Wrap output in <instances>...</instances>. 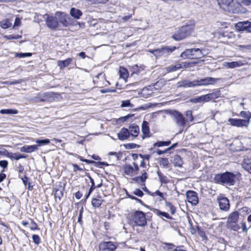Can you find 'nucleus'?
<instances>
[{"label":"nucleus","instance_id":"nucleus-6","mask_svg":"<svg viewBox=\"0 0 251 251\" xmlns=\"http://www.w3.org/2000/svg\"><path fill=\"white\" fill-rule=\"evenodd\" d=\"M117 247V243L112 241H102L99 246L100 251H115Z\"/></svg>","mask_w":251,"mask_h":251},{"label":"nucleus","instance_id":"nucleus-35","mask_svg":"<svg viewBox=\"0 0 251 251\" xmlns=\"http://www.w3.org/2000/svg\"><path fill=\"white\" fill-rule=\"evenodd\" d=\"M242 65L243 63L241 61H235L231 62H226L225 66L229 68H234L236 67L241 66Z\"/></svg>","mask_w":251,"mask_h":251},{"label":"nucleus","instance_id":"nucleus-59","mask_svg":"<svg viewBox=\"0 0 251 251\" xmlns=\"http://www.w3.org/2000/svg\"><path fill=\"white\" fill-rule=\"evenodd\" d=\"M153 146L154 147H160L164 146V141H158L153 144Z\"/></svg>","mask_w":251,"mask_h":251},{"label":"nucleus","instance_id":"nucleus-26","mask_svg":"<svg viewBox=\"0 0 251 251\" xmlns=\"http://www.w3.org/2000/svg\"><path fill=\"white\" fill-rule=\"evenodd\" d=\"M70 15L72 17L76 19H79L80 17L82 15V13L78 9L72 8L70 10Z\"/></svg>","mask_w":251,"mask_h":251},{"label":"nucleus","instance_id":"nucleus-54","mask_svg":"<svg viewBox=\"0 0 251 251\" xmlns=\"http://www.w3.org/2000/svg\"><path fill=\"white\" fill-rule=\"evenodd\" d=\"M137 146V145L134 143H128L125 145L126 148L128 150L135 149Z\"/></svg>","mask_w":251,"mask_h":251},{"label":"nucleus","instance_id":"nucleus-4","mask_svg":"<svg viewBox=\"0 0 251 251\" xmlns=\"http://www.w3.org/2000/svg\"><path fill=\"white\" fill-rule=\"evenodd\" d=\"M134 226L144 227L147 224V218L145 214L141 211H136L132 216L131 220Z\"/></svg>","mask_w":251,"mask_h":251},{"label":"nucleus","instance_id":"nucleus-28","mask_svg":"<svg viewBox=\"0 0 251 251\" xmlns=\"http://www.w3.org/2000/svg\"><path fill=\"white\" fill-rule=\"evenodd\" d=\"M191 101L195 103L206 102L209 101L207 95H204L200 97L193 99Z\"/></svg>","mask_w":251,"mask_h":251},{"label":"nucleus","instance_id":"nucleus-5","mask_svg":"<svg viewBox=\"0 0 251 251\" xmlns=\"http://www.w3.org/2000/svg\"><path fill=\"white\" fill-rule=\"evenodd\" d=\"M247 9L243 8L241 4L237 0H232V2L228 6L226 12L233 14L245 13L247 12Z\"/></svg>","mask_w":251,"mask_h":251},{"label":"nucleus","instance_id":"nucleus-36","mask_svg":"<svg viewBox=\"0 0 251 251\" xmlns=\"http://www.w3.org/2000/svg\"><path fill=\"white\" fill-rule=\"evenodd\" d=\"M207 95L209 99V101H210L211 100H214L220 97L221 93L220 91H217L212 93L207 94Z\"/></svg>","mask_w":251,"mask_h":251},{"label":"nucleus","instance_id":"nucleus-41","mask_svg":"<svg viewBox=\"0 0 251 251\" xmlns=\"http://www.w3.org/2000/svg\"><path fill=\"white\" fill-rule=\"evenodd\" d=\"M11 25L9 20L7 19L4 20L1 22V26L4 29L9 28L11 26Z\"/></svg>","mask_w":251,"mask_h":251},{"label":"nucleus","instance_id":"nucleus-22","mask_svg":"<svg viewBox=\"0 0 251 251\" xmlns=\"http://www.w3.org/2000/svg\"><path fill=\"white\" fill-rule=\"evenodd\" d=\"M152 89V87L150 86L144 88L140 92L141 96L146 99L149 98L153 93Z\"/></svg>","mask_w":251,"mask_h":251},{"label":"nucleus","instance_id":"nucleus-24","mask_svg":"<svg viewBox=\"0 0 251 251\" xmlns=\"http://www.w3.org/2000/svg\"><path fill=\"white\" fill-rule=\"evenodd\" d=\"M38 149V146L36 145H26L23 146L21 148V151L27 153H31L36 151Z\"/></svg>","mask_w":251,"mask_h":251},{"label":"nucleus","instance_id":"nucleus-51","mask_svg":"<svg viewBox=\"0 0 251 251\" xmlns=\"http://www.w3.org/2000/svg\"><path fill=\"white\" fill-rule=\"evenodd\" d=\"M148 177L147 174L145 172L140 177H137V180H140L141 182H144Z\"/></svg>","mask_w":251,"mask_h":251},{"label":"nucleus","instance_id":"nucleus-34","mask_svg":"<svg viewBox=\"0 0 251 251\" xmlns=\"http://www.w3.org/2000/svg\"><path fill=\"white\" fill-rule=\"evenodd\" d=\"M173 163L176 167H181L183 164V161L179 155H176L174 159Z\"/></svg>","mask_w":251,"mask_h":251},{"label":"nucleus","instance_id":"nucleus-18","mask_svg":"<svg viewBox=\"0 0 251 251\" xmlns=\"http://www.w3.org/2000/svg\"><path fill=\"white\" fill-rule=\"evenodd\" d=\"M118 139L121 141H125L130 138L129 131L128 129L123 127L120 132L117 133Z\"/></svg>","mask_w":251,"mask_h":251},{"label":"nucleus","instance_id":"nucleus-19","mask_svg":"<svg viewBox=\"0 0 251 251\" xmlns=\"http://www.w3.org/2000/svg\"><path fill=\"white\" fill-rule=\"evenodd\" d=\"M129 131L130 137L131 136L133 138H135L138 136L140 132V128L139 126L135 124H131L129 128L128 129Z\"/></svg>","mask_w":251,"mask_h":251},{"label":"nucleus","instance_id":"nucleus-64","mask_svg":"<svg viewBox=\"0 0 251 251\" xmlns=\"http://www.w3.org/2000/svg\"><path fill=\"white\" fill-rule=\"evenodd\" d=\"M174 251H187L185 250L182 249V247H177Z\"/></svg>","mask_w":251,"mask_h":251},{"label":"nucleus","instance_id":"nucleus-20","mask_svg":"<svg viewBox=\"0 0 251 251\" xmlns=\"http://www.w3.org/2000/svg\"><path fill=\"white\" fill-rule=\"evenodd\" d=\"M239 213L237 211L230 213L227 219V225H230L232 224H236L239 219Z\"/></svg>","mask_w":251,"mask_h":251},{"label":"nucleus","instance_id":"nucleus-11","mask_svg":"<svg viewBox=\"0 0 251 251\" xmlns=\"http://www.w3.org/2000/svg\"><path fill=\"white\" fill-rule=\"evenodd\" d=\"M218 80V78L212 77H206L200 80H195L196 87L199 86L212 85L216 83Z\"/></svg>","mask_w":251,"mask_h":251},{"label":"nucleus","instance_id":"nucleus-25","mask_svg":"<svg viewBox=\"0 0 251 251\" xmlns=\"http://www.w3.org/2000/svg\"><path fill=\"white\" fill-rule=\"evenodd\" d=\"M217 1L219 7L226 12L230 2H232V0H217Z\"/></svg>","mask_w":251,"mask_h":251},{"label":"nucleus","instance_id":"nucleus-16","mask_svg":"<svg viewBox=\"0 0 251 251\" xmlns=\"http://www.w3.org/2000/svg\"><path fill=\"white\" fill-rule=\"evenodd\" d=\"M141 130L142 132V139H144L151 136L149 124L146 121H144L142 124Z\"/></svg>","mask_w":251,"mask_h":251},{"label":"nucleus","instance_id":"nucleus-1","mask_svg":"<svg viewBox=\"0 0 251 251\" xmlns=\"http://www.w3.org/2000/svg\"><path fill=\"white\" fill-rule=\"evenodd\" d=\"M235 179L236 176L229 172L216 174L214 177V180L217 183L229 186L235 184Z\"/></svg>","mask_w":251,"mask_h":251},{"label":"nucleus","instance_id":"nucleus-33","mask_svg":"<svg viewBox=\"0 0 251 251\" xmlns=\"http://www.w3.org/2000/svg\"><path fill=\"white\" fill-rule=\"evenodd\" d=\"M18 113L17 109H4L0 110V113L1 114L14 115Z\"/></svg>","mask_w":251,"mask_h":251},{"label":"nucleus","instance_id":"nucleus-56","mask_svg":"<svg viewBox=\"0 0 251 251\" xmlns=\"http://www.w3.org/2000/svg\"><path fill=\"white\" fill-rule=\"evenodd\" d=\"M240 3L245 6H250L251 5V0H242Z\"/></svg>","mask_w":251,"mask_h":251},{"label":"nucleus","instance_id":"nucleus-17","mask_svg":"<svg viewBox=\"0 0 251 251\" xmlns=\"http://www.w3.org/2000/svg\"><path fill=\"white\" fill-rule=\"evenodd\" d=\"M7 152V156L12 160H18L21 158H25V156L19 153L8 152L7 151L3 149L2 151H0V154H5Z\"/></svg>","mask_w":251,"mask_h":251},{"label":"nucleus","instance_id":"nucleus-15","mask_svg":"<svg viewBox=\"0 0 251 251\" xmlns=\"http://www.w3.org/2000/svg\"><path fill=\"white\" fill-rule=\"evenodd\" d=\"M174 116L177 126L181 128H183L186 124V120L182 114L179 112L176 111L174 114Z\"/></svg>","mask_w":251,"mask_h":251},{"label":"nucleus","instance_id":"nucleus-37","mask_svg":"<svg viewBox=\"0 0 251 251\" xmlns=\"http://www.w3.org/2000/svg\"><path fill=\"white\" fill-rule=\"evenodd\" d=\"M144 190L146 192H147L150 195H151L152 197H154L155 195H157L159 197L160 199L159 201H161L163 200H164V196L162 193L160 192L159 190H156L154 193H151L149 192L147 188H146Z\"/></svg>","mask_w":251,"mask_h":251},{"label":"nucleus","instance_id":"nucleus-47","mask_svg":"<svg viewBox=\"0 0 251 251\" xmlns=\"http://www.w3.org/2000/svg\"><path fill=\"white\" fill-rule=\"evenodd\" d=\"M32 55L31 53L27 52V53H16L15 54V56L19 58H25L26 57L31 56Z\"/></svg>","mask_w":251,"mask_h":251},{"label":"nucleus","instance_id":"nucleus-14","mask_svg":"<svg viewBox=\"0 0 251 251\" xmlns=\"http://www.w3.org/2000/svg\"><path fill=\"white\" fill-rule=\"evenodd\" d=\"M186 197L188 202L192 205H196L198 203V197L196 192L188 191L186 192Z\"/></svg>","mask_w":251,"mask_h":251},{"label":"nucleus","instance_id":"nucleus-21","mask_svg":"<svg viewBox=\"0 0 251 251\" xmlns=\"http://www.w3.org/2000/svg\"><path fill=\"white\" fill-rule=\"evenodd\" d=\"M195 80L190 81L188 80H184L179 81L177 83V87H196Z\"/></svg>","mask_w":251,"mask_h":251},{"label":"nucleus","instance_id":"nucleus-48","mask_svg":"<svg viewBox=\"0 0 251 251\" xmlns=\"http://www.w3.org/2000/svg\"><path fill=\"white\" fill-rule=\"evenodd\" d=\"M238 48L240 50L244 51L245 50H251V44L247 45H239Z\"/></svg>","mask_w":251,"mask_h":251},{"label":"nucleus","instance_id":"nucleus-50","mask_svg":"<svg viewBox=\"0 0 251 251\" xmlns=\"http://www.w3.org/2000/svg\"><path fill=\"white\" fill-rule=\"evenodd\" d=\"M22 38L21 35H9L8 36H5V38L7 39V40H13V39H20Z\"/></svg>","mask_w":251,"mask_h":251},{"label":"nucleus","instance_id":"nucleus-27","mask_svg":"<svg viewBox=\"0 0 251 251\" xmlns=\"http://www.w3.org/2000/svg\"><path fill=\"white\" fill-rule=\"evenodd\" d=\"M243 168L251 174V159L244 158L242 164Z\"/></svg>","mask_w":251,"mask_h":251},{"label":"nucleus","instance_id":"nucleus-42","mask_svg":"<svg viewBox=\"0 0 251 251\" xmlns=\"http://www.w3.org/2000/svg\"><path fill=\"white\" fill-rule=\"evenodd\" d=\"M169 163L168 159L166 158H161L159 161V165L164 168L168 167Z\"/></svg>","mask_w":251,"mask_h":251},{"label":"nucleus","instance_id":"nucleus-3","mask_svg":"<svg viewBox=\"0 0 251 251\" xmlns=\"http://www.w3.org/2000/svg\"><path fill=\"white\" fill-rule=\"evenodd\" d=\"M205 55V50L199 48L186 49L181 54L180 56L185 59L201 58Z\"/></svg>","mask_w":251,"mask_h":251},{"label":"nucleus","instance_id":"nucleus-60","mask_svg":"<svg viewBox=\"0 0 251 251\" xmlns=\"http://www.w3.org/2000/svg\"><path fill=\"white\" fill-rule=\"evenodd\" d=\"M82 213H83V208L82 207L81 209L79 211V216L78 218V222L79 223H81L82 222Z\"/></svg>","mask_w":251,"mask_h":251},{"label":"nucleus","instance_id":"nucleus-57","mask_svg":"<svg viewBox=\"0 0 251 251\" xmlns=\"http://www.w3.org/2000/svg\"><path fill=\"white\" fill-rule=\"evenodd\" d=\"M8 165V162L6 160H0V166L6 168Z\"/></svg>","mask_w":251,"mask_h":251},{"label":"nucleus","instance_id":"nucleus-13","mask_svg":"<svg viewBox=\"0 0 251 251\" xmlns=\"http://www.w3.org/2000/svg\"><path fill=\"white\" fill-rule=\"evenodd\" d=\"M220 209L224 211H227L230 207L229 201L227 198L224 197H219L217 199Z\"/></svg>","mask_w":251,"mask_h":251},{"label":"nucleus","instance_id":"nucleus-52","mask_svg":"<svg viewBox=\"0 0 251 251\" xmlns=\"http://www.w3.org/2000/svg\"><path fill=\"white\" fill-rule=\"evenodd\" d=\"M37 226V224L33 220H31L30 229L32 230H37L38 229Z\"/></svg>","mask_w":251,"mask_h":251},{"label":"nucleus","instance_id":"nucleus-31","mask_svg":"<svg viewBox=\"0 0 251 251\" xmlns=\"http://www.w3.org/2000/svg\"><path fill=\"white\" fill-rule=\"evenodd\" d=\"M103 200L100 197L93 198L92 201V204L95 208L99 207L102 204Z\"/></svg>","mask_w":251,"mask_h":251},{"label":"nucleus","instance_id":"nucleus-63","mask_svg":"<svg viewBox=\"0 0 251 251\" xmlns=\"http://www.w3.org/2000/svg\"><path fill=\"white\" fill-rule=\"evenodd\" d=\"M241 227L243 232H247L248 230V228L246 226V224L245 222L241 223Z\"/></svg>","mask_w":251,"mask_h":251},{"label":"nucleus","instance_id":"nucleus-61","mask_svg":"<svg viewBox=\"0 0 251 251\" xmlns=\"http://www.w3.org/2000/svg\"><path fill=\"white\" fill-rule=\"evenodd\" d=\"M231 228L234 230L236 231L239 229V226L236 224H230V225H228Z\"/></svg>","mask_w":251,"mask_h":251},{"label":"nucleus","instance_id":"nucleus-40","mask_svg":"<svg viewBox=\"0 0 251 251\" xmlns=\"http://www.w3.org/2000/svg\"><path fill=\"white\" fill-rule=\"evenodd\" d=\"M155 212L157 215L159 216H163L169 219H171V217L170 216L169 214L166 212H162L158 209H155Z\"/></svg>","mask_w":251,"mask_h":251},{"label":"nucleus","instance_id":"nucleus-10","mask_svg":"<svg viewBox=\"0 0 251 251\" xmlns=\"http://www.w3.org/2000/svg\"><path fill=\"white\" fill-rule=\"evenodd\" d=\"M176 49V47L164 46L160 49H157L156 58L161 56L166 57L170 55L174 50Z\"/></svg>","mask_w":251,"mask_h":251},{"label":"nucleus","instance_id":"nucleus-44","mask_svg":"<svg viewBox=\"0 0 251 251\" xmlns=\"http://www.w3.org/2000/svg\"><path fill=\"white\" fill-rule=\"evenodd\" d=\"M166 206L169 208L172 214H174L176 212V207L170 202L166 201Z\"/></svg>","mask_w":251,"mask_h":251},{"label":"nucleus","instance_id":"nucleus-43","mask_svg":"<svg viewBox=\"0 0 251 251\" xmlns=\"http://www.w3.org/2000/svg\"><path fill=\"white\" fill-rule=\"evenodd\" d=\"M35 142L40 146L45 145L49 144L50 143V140L49 139H45L43 140L37 139L36 140Z\"/></svg>","mask_w":251,"mask_h":251},{"label":"nucleus","instance_id":"nucleus-58","mask_svg":"<svg viewBox=\"0 0 251 251\" xmlns=\"http://www.w3.org/2000/svg\"><path fill=\"white\" fill-rule=\"evenodd\" d=\"M139 156L143 159V160H149L150 159V158H151V155H150L149 154L143 155V154H140Z\"/></svg>","mask_w":251,"mask_h":251},{"label":"nucleus","instance_id":"nucleus-8","mask_svg":"<svg viewBox=\"0 0 251 251\" xmlns=\"http://www.w3.org/2000/svg\"><path fill=\"white\" fill-rule=\"evenodd\" d=\"M55 15L58 17V21L65 27H67L72 24V19L70 16L62 12H56Z\"/></svg>","mask_w":251,"mask_h":251},{"label":"nucleus","instance_id":"nucleus-9","mask_svg":"<svg viewBox=\"0 0 251 251\" xmlns=\"http://www.w3.org/2000/svg\"><path fill=\"white\" fill-rule=\"evenodd\" d=\"M228 122L230 125L237 127H248L249 126V120L240 119L229 118Z\"/></svg>","mask_w":251,"mask_h":251},{"label":"nucleus","instance_id":"nucleus-49","mask_svg":"<svg viewBox=\"0 0 251 251\" xmlns=\"http://www.w3.org/2000/svg\"><path fill=\"white\" fill-rule=\"evenodd\" d=\"M33 242L35 245H38L40 242V237L36 234H34L32 237Z\"/></svg>","mask_w":251,"mask_h":251},{"label":"nucleus","instance_id":"nucleus-23","mask_svg":"<svg viewBox=\"0 0 251 251\" xmlns=\"http://www.w3.org/2000/svg\"><path fill=\"white\" fill-rule=\"evenodd\" d=\"M73 61V59L72 58H68L64 60H59L57 61V65L60 69L62 70L71 64Z\"/></svg>","mask_w":251,"mask_h":251},{"label":"nucleus","instance_id":"nucleus-12","mask_svg":"<svg viewBox=\"0 0 251 251\" xmlns=\"http://www.w3.org/2000/svg\"><path fill=\"white\" fill-rule=\"evenodd\" d=\"M235 28L238 31L251 33V22L248 21L238 22L235 25Z\"/></svg>","mask_w":251,"mask_h":251},{"label":"nucleus","instance_id":"nucleus-45","mask_svg":"<svg viewBox=\"0 0 251 251\" xmlns=\"http://www.w3.org/2000/svg\"><path fill=\"white\" fill-rule=\"evenodd\" d=\"M122 107H132L133 104H131L129 100H123L121 103Z\"/></svg>","mask_w":251,"mask_h":251},{"label":"nucleus","instance_id":"nucleus-62","mask_svg":"<svg viewBox=\"0 0 251 251\" xmlns=\"http://www.w3.org/2000/svg\"><path fill=\"white\" fill-rule=\"evenodd\" d=\"M20 24H21V19L17 17L15 20L14 26H18L20 25Z\"/></svg>","mask_w":251,"mask_h":251},{"label":"nucleus","instance_id":"nucleus-2","mask_svg":"<svg viewBox=\"0 0 251 251\" xmlns=\"http://www.w3.org/2000/svg\"><path fill=\"white\" fill-rule=\"evenodd\" d=\"M195 23L193 21H189L185 25L181 27L172 36L176 41L183 40L188 36L194 29Z\"/></svg>","mask_w":251,"mask_h":251},{"label":"nucleus","instance_id":"nucleus-39","mask_svg":"<svg viewBox=\"0 0 251 251\" xmlns=\"http://www.w3.org/2000/svg\"><path fill=\"white\" fill-rule=\"evenodd\" d=\"M182 68V65L179 63H178L176 64L175 65H172L168 67L167 68V71L168 72H174Z\"/></svg>","mask_w":251,"mask_h":251},{"label":"nucleus","instance_id":"nucleus-7","mask_svg":"<svg viewBox=\"0 0 251 251\" xmlns=\"http://www.w3.org/2000/svg\"><path fill=\"white\" fill-rule=\"evenodd\" d=\"M47 25L51 29H56L59 26L58 17L55 15L54 16L45 15Z\"/></svg>","mask_w":251,"mask_h":251},{"label":"nucleus","instance_id":"nucleus-55","mask_svg":"<svg viewBox=\"0 0 251 251\" xmlns=\"http://www.w3.org/2000/svg\"><path fill=\"white\" fill-rule=\"evenodd\" d=\"M89 178L90 180V182L91 183V185L90 186L89 190H90V192H92L95 188V182H94V179L90 176H89Z\"/></svg>","mask_w":251,"mask_h":251},{"label":"nucleus","instance_id":"nucleus-29","mask_svg":"<svg viewBox=\"0 0 251 251\" xmlns=\"http://www.w3.org/2000/svg\"><path fill=\"white\" fill-rule=\"evenodd\" d=\"M119 74L120 78L123 79L126 82V79L128 76L127 71L124 67H120L119 71Z\"/></svg>","mask_w":251,"mask_h":251},{"label":"nucleus","instance_id":"nucleus-30","mask_svg":"<svg viewBox=\"0 0 251 251\" xmlns=\"http://www.w3.org/2000/svg\"><path fill=\"white\" fill-rule=\"evenodd\" d=\"M157 175L161 184H167L169 182V178L164 175L159 170L157 171Z\"/></svg>","mask_w":251,"mask_h":251},{"label":"nucleus","instance_id":"nucleus-32","mask_svg":"<svg viewBox=\"0 0 251 251\" xmlns=\"http://www.w3.org/2000/svg\"><path fill=\"white\" fill-rule=\"evenodd\" d=\"M124 171L126 175L133 176L134 175V169L130 165H126L124 167Z\"/></svg>","mask_w":251,"mask_h":251},{"label":"nucleus","instance_id":"nucleus-46","mask_svg":"<svg viewBox=\"0 0 251 251\" xmlns=\"http://www.w3.org/2000/svg\"><path fill=\"white\" fill-rule=\"evenodd\" d=\"M185 116L187 117V121L192 122L194 120L193 116L192 115V112L191 110H187L185 112Z\"/></svg>","mask_w":251,"mask_h":251},{"label":"nucleus","instance_id":"nucleus-53","mask_svg":"<svg viewBox=\"0 0 251 251\" xmlns=\"http://www.w3.org/2000/svg\"><path fill=\"white\" fill-rule=\"evenodd\" d=\"M133 194L139 197H142L144 195L143 192L141 190H140L139 189H135L133 191Z\"/></svg>","mask_w":251,"mask_h":251},{"label":"nucleus","instance_id":"nucleus-38","mask_svg":"<svg viewBox=\"0 0 251 251\" xmlns=\"http://www.w3.org/2000/svg\"><path fill=\"white\" fill-rule=\"evenodd\" d=\"M240 116L245 118L244 120H249V124L251 119V113L250 111H242L240 113Z\"/></svg>","mask_w":251,"mask_h":251}]
</instances>
